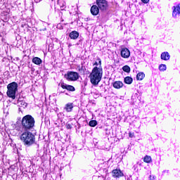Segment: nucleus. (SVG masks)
Segmentation results:
<instances>
[{
    "label": "nucleus",
    "mask_w": 180,
    "mask_h": 180,
    "mask_svg": "<svg viewBox=\"0 0 180 180\" xmlns=\"http://www.w3.org/2000/svg\"><path fill=\"white\" fill-rule=\"evenodd\" d=\"M34 118L30 115L24 116L21 121L22 129H24L25 131H27V130H32L33 127H34Z\"/></svg>",
    "instance_id": "nucleus-3"
},
{
    "label": "nucleus",
    "mask_w": 180,
    "mask_h": 180,
    "mask_svg": "<svg viewBox=\"0 0 180 180\" xmlns=\"http://www.w3.org/2000/svg\"><path fill=\"white\" fill-rule=\"evenodd\" d=\"M122 70L124 72H130L131 70H130V67L129 65H124L123 68H122Z\"/></svg>",
    "instance_id": "nucleus-20"
},
{
    "label": "nucleus",
    "mask_w": 180,
    "mask_h": 180,
    "mask_svg": "<svg viewBox=\"0 0 180 180\" xmlns=\"http://www.w3.org/2000/svg\"><path fill=\"white\" fill-rule=\"evenodd\" d=\"M144 162H146L147 164H150L151 162V158L148 155H146L143 158Z\"/></svg>",
    "instance_id": "nucleus-19"
},
{
    "label": "nucleus",
    "mask_w": 180,
    "mask_h": 180,
    "mask_svg": "<svg viewBox=\"0 0 180 180\" xmlns=\"http://www.w3.org/2000/svg\"><path fill=\"white\" fill-rule=\"evenodd\" d=\"M60 86L63 89H67V91H70V92H74L75 91V87L65 83H61Z\"/></svg>",
    "instance_id": "nucleus-10"
},
{
    "label": "nucleus",
    "mask_w": 180,
    "mask_h": 180,
    "mask_svg": "<svg viewBox=\"0 0 180 180\" xmlns=\"http://www.w3.org/2000/svg\"><path fill=\"white\" fill-rule=\"evenodd\" d=\"M98 124V122L96 120H91L89 122V125L91 127H95V126H96Z\"/></svg>",
    "instance_id": "nucleus-18"
},
{
    "label": "nucleus",
    "mask_w": 180,
    "mask_h": 180,
    "mask_svg": "<svg viewBox=\"0 0 180 180\" xmlns=\"http://www.w3.org/2000/svg\"><path fill=\"white\" fill-rule=\"evenodd\" d=\"M129 136L131 137V139L133 137V135L131 134V132L129 133Z\"/></svg>",
    "instance_id": "nucleus-25"
},
{
    "label": "nucleus",
    "mask_w": 180,
    "mask_h": 180,
    "mask_svg": "<svg viewBox=\"0 0 180 180\" xmlns=\"http://www.w3.org/2000/svg\"><path fill=\"white\" fill-rule=\"evenodd\" d=\"M65 78L68 81H77V79H79V74L77 72H68V73L65 75Z\"/></svg>",
    "instance_id": "nucleus-5"
},
{
    "label": "nucleus",
    "mask_w": 180,
    "mask_h": 180,
    "mask_svg": "<svg viewBox=\"0 0 180 180\" xmlns=\"http://www.w3.org/2000/svg\"><path fill=\"white\" fill-rule=\"evenodd\" d=\"M159 70L160 71H165L167 70V65L161 64L160 65H159Z\"/></svg>",
    "instance_id": "nucleus-21"
},
{
    "label": "nucleus",
    "mask_w": 180,
    "mask_h": 180,
    "mask_svg": "<svg viewBox=\"0 0 180 180\" xmlns=\"http://www.w3.org/2000/svg\"><path fill=\"white\" fill-rule=\"evenodd\" d=\"M103 70L102 69V60H99V66L94 67L89 75L90 82L94 86L99 84V82L102 81Z\"/></svg>",
    "instance_id": "nucleus-1"
},
{
    "label": "nucleus",
    "mask_w": 180,
    "mask_h": 180,
    "mask_svg": "<svg viewBox=\"0 0 180 180\" xmlns=\"http://www.w3.org/2000/svg\"><path fill=\"white\" fill-rule=\"evenodd\" d=\"M150 180H153V177H151V175L149 176Z\"/></svg>",
    "instance_id": "nucleus-26"
},
{
    "label": "nucleus",
    "mask_w": 180,
    "mask_h": 180,
    "mask_svg": "<svg viewBox=\"0 0 180 180\" xmlns=\"http://www.w3.org/2000/svg\"><path fill=\"white\" fill-rule=\"evenodd\" d=\"M161 60H164V61H168L169 58H171V56L169 55V53L168 52H163L161 53L160 56Z\"/></svg>",
    "instance_id": "nucleus-13"
},
{
    "label": "nucleus",
    "mask_w": 180,
    "mask_h": 180,
    "mask_svg": "<svg viewBox=\"0 0 180 180\" xmlns=\"http://www.w3.org/2000/svg\"><path fill=\"white\" fill-rule=\"evenodd\" d=\"M96 4L102 12L107 11L108 6H109L106 0H96Z\"/></svg>",
    "instance_id": "nucleus-6"
},
{
    "label": "nucleus",
    "mask_w": 180,
    "mask_h": 180,
    "mask_svg": "<svg viewBox=\"0 0 180 180\" xmlns=\"http://www.w3.org/2000/svg\"><path fill=\"white\" fill-rule=\"evenodd\" d=\"M79 37V33L77 31H72L69 34V37L72 40H77Z\"/></svg>",
    "instance_id": "nucleus-12"
},
{
    "label": "nucleus",
    "mask_w": 180,
    "mask_h": 180,
    "mask_svg": "<svg viewBox=\"0 0 180 180\" xmlns=\"http://www.w3.org/2000/svg\"><path fill=\"white\" fill-rule=\"evenodd\" d=\"M72 109H74V103H68L65 105L64 110L68 112H72Z\"/></svg>",
    "instance_id": "nucleus-11"
},
{
    "label": "nucleus",
    "mask_w": 180,
    "mask_h": 180,
    "mask_svg": "<svg viewBox=\"0 0 180 180\" xmlns=\"http://www.w3.org/2000/svg\"><path fill=\"white\" fill-rule=\"evenodd\" d=\"M32 63H34V64H36L37 65H40V64H41L42 63V60L41 59H40V58L35 57L32 58Z\"/></svg>",
    "instance_id": "nucleus-16"
},
{
    "label": "nucleus",
    "mask_w": 180,
    "mask_h": 180,
    "mask_svg": "<svg viewBox=\"0 0 180 180\" xmlns=\"http://www.w3.org/2000/svg\"><path fill=\"white\" fill-rule=\"evenodd\" d=\"M16 92H18V83L13 82L7 85V96L11 99H16Z\"/></svg>",
    "instance_id": "nucleus-4"
},
{
    "label": "nucleus",
    "mask_w": 180,
    "mask_h": 180,
    "mask_svg": "<svg viewBox=\"0 0 180 180\" xmlns=\"http://www.w3.org/2000/svg\"><path fill=\"white\" fill-rule=\"evenodd\" d=\"M113 87L115 88V89H120V88H123V82L116 81L113 83Z\"/></svg>",
    "instance_id": "nucleus-14"
},
{
    "label": "nucleus",
    "mask_w": 180,
    "mask_h": 180,
    "mask_svg": "<svg viewBox=\"0 0 180 180\" xmlns=\"http://www.w3.org/2000/svg\"><path fill=\"white\" fill-rule=\"evenodd\" d=\"M113 178H122V176H124L123 172L120 170V169H115L112 171Z\"/></svg>",
    "instance_id": "nucleus-7"
},
{
    "label": "nucleus",
    "mask_w": 180,
    "mask_h": 180,
    "mask_svg": "<svg viewBox=\"0 0 180 180\" xmlns=\"http://www.w3.org/2000/svg\"><path fill=\"white\" fill-rule=\"evenodd\" d=\"M21 105L23 106H27V104L25 101H21Z\"/></svg>",
    "instance_id": "nucleus-24"
},
{
    "label": "nucleus",
    "mask_w": 180,
    "mask_h": 180,
    "mask_svg": "<svg viewBox=\"0 0 180 180\" xmlns=\"http://www.w3.org/2000/svg\"><path fill=\"white\" fill-rule=\"evenodd\" d=\"M124 82L127 85H131V84H133V78L131 77L127 76L124 77Z\"/></svg>",
    "instance_id": "nucleus-15"
},
{
    "label": "nucleus",
    "mask_w": 180,
    "mask_h": 180,
    "mask_svg": "<svg viewBox=\"0 0 180 180\" xmlns=\"http://www.w3.org/2000/svg\"><path fill=\"white\" fill-rule=\"evenodd\" d=\"M20 139L22 141L24 146H27V147L33 146V144H34V141H36L34 134L30 131H25L22 133L20 136Z\"/></svg>",
    "instance_id": "nucleus-2"
},
{
    "label": "nucleus",
    "mask_w": 180,
    "mask_h": 180,
    "mask_svg": "<svg viewBox=\"0 0 180 180\" xmlns=\"http://www.w3.org/2000/svg\"><path fill=\"white\" fill-rule=\"evenodd\" d=\"M99 11H101V9L96 5H93L90 9V12L93 16H97V15H99Z\"/></svg>",
    "instance_id": "nucleus-8"
},
{
    "label": "nucleus",
    "mask_w": 180,
    "mask_h": 180,
    "mask_svg": "<svg viewBox=\"0 0 180 180\" xmlns=\"http://www.w3.org/2000/svg\"><path fill=\"white\" fill-rule=\"evenodd\" d=\"M154 179H155V176H153L152 180H154Z\"/></svg>",
    "instance_id": "nucleus-27"
},
{
    "label": "nucleus",
    "mask_w": 180,
    "mask_h": 180,
    "mask_svg": "<svg viewBox=\"0 0 180 180\" xmlns=\"http://www.w3.org/2000/svg\"><path fill=\"white\" fill-rule=\"evenodd\" d=\"M121 57L122 58H129L130 57V50L127 48H124L121 50Z\"/></svg>",
    "instance_id": "nucleus-9"
},
{
    "label": "nucleus",
    "mask_w": 180,
    "mask_h": 180,
    "mask_svg": "<svg viewBox=\"0 0 180 180\" xmlns=\"http://www.w3.org/2000/svg\"><path fill=\"white\" fill-rule=\"evenodd\" d=\"M141 2H143V4H148V2H150V0H141Z\"/></svg>",
    "instance_id": "nucleus-22"
},
{
    "label": "nucleus",
    "mask_w": 180,
    "mask_h": 180,
    "mask_svg": "<svg viewBox=\"0 0 180 180\" xmlns=\"http://www.w3.org/2000/svg\"><path fill=\"white\" fill-rule=\"evenodd\" d=\"M144 77H146V75L143 72H139L136 75V79L138 81H142V79H143Z\"/></svg>",
    "instance_id": "nucleus-17"
},
{
    "label": "nucleus",
    "mask_w": 180,
    "mask_h": 180,
    "mask_svg": "<svg viewBox=\"0 0 180 180\" xmlns=\"http://www.w3.org/2000/svg\"><path fill=\"white\" fill-rule=\"evenodd\" d=\"M99 60L101 59H98V62L94 63V65H96V67H99Z\"/></svg>",
    "instance_id": "nucleus-23"
},
{
    "label": "nucleus",
    "mask_w": 180,
    "mask_h": 180,
    "mask_svg": "<svg viewBox=\"0 0 180 180\" xmlns=\"http://www.w3.org/2000/svg\"><path fill=\"white\" fill-rule=\"evenodd\" d=\"M42 30H46V28L43 29Z\"/></svg>",
    "instance_id": "nucleus-28"
}]
</instances>
